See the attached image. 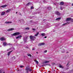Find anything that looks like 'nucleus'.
Returning <instances> with one entry per match:
<instances>
[{"mask_svg": "<svg viewBox=\"0 0 73 73\" xmlns=\"http://www.w3.org/2000/svg\"><path fill=\"white\" fill-rule=\"evenodd\" d=\"M26 70L27 73H28V72H30L31 73H32L33 72V70H32V68L29 67V66H27L26 67Z\"/></svg>", "mask_w": 73, "mask_h": 73, "instance_id": "obj_1", "label": "nucleus"}, {"mask_svg": "<svg viewBox=\"0 0 73 73\" xmlns=\"http://www.w3.org/2000/svg\"><path fill=\"white\" fill-rule=\"evenodd\" d=\"M30 39L32 41H35V39L36 38V37L35 36L31 35L30 36Z\"/></svg>", "mask_w": 73, "mask_h": 73, "instance_id": "obj_2", "label": "nucleus"}, {"mask_svg": "<svg viewBox=\"0 0 73 73\" xmlns=\"http://www.w3.org/2000/svg\"><path fill=\"white\" fill-rule=\"evenodd\" d=\"M20 33L19 32H18L11 34V35L12 36H16V35H20Z\"/></svg>", "mask_w": 73, "mask_h": 73, "instance_id": "obj_3", "label": "nucleus"}, {"mask_svg": "<svg viewBox=\"0 0 73 73\" xmlns=\"http://www.w3.org/2000/svg\"><path fill=\"white\" fill-rule=\"evenodd\" d=\"M55 13L56 15H60V13L58 11H55Z\"/></svg>", "mask_w": 73, "mask_h": 73, "instance_id": "obj_4", "label": "nucleus"}, {"mask_svg": "<svg viewBox=\"0 0 73 73\" xmlns=\"http://www.w3.org/2000/svg\"><path fill=\"white\" fill-rule=\"evenodd\" d=\"M72 20V18H67L66 21H70Z\"/></svg>", "mask_w": 73, "mask_h": 73, "instance_id": "obj_5", "label": "nucleus"}, {"mask_svg": "<svg viewBox=\"0 0 73 73\" xmlns=\"http://www.w3.org/2000/svg\"><path fill=\"white\" fill-rule=\"evenodd\" d=\"M13 30H14V29L12 28L8 29L7 31H13Z\"/></svg>", "mask_w": 73, "mask_h": 73, "instance_id": "obj_6", "label": "nucleus"}, {"mask_svg": "<svg viewBox=\"0 0 73 73\" xmlns=\"http://www.w3.org/2000/svg\"><path fill=\"white\" fill-rule=\"evenodd\" d=\"M0 40L1 41H4L5 40V38L4 37H2L0 38Z\"/></svg>", "mask_w": 73, "mask_h": 73, "instance_id": "obj_7", "label": "nucleus"}, {"mask_svg": "<svg viewBox=\"0 0 73 73\" xmlns=\"http://www.w3.org/2000/svg\"><path fill=\"white\" fill-rule=\"evenodd\" d=\"M12 22H5V24H11Z\"/></svg>", "mask_w": 73, "mask_h": 73, "instance_id": "obj_8", "label": "nucleus"}, {"mask_svg": "<svg viewBox=\"0 0 73 73\" xmlns=\"http://www.w3.org/2000/svg\"><path fill=\"white\" fill-rule=\"evenodd\" d=\"M39 34V32H38L35 35V36L37 37L38 36V35Z\"/></svg>", "mask_w": 73, "mask_h": 73, "instance_id": "obj_9", "label": "nucleus"}, {"mask_svg": "<svg viewBox=\"0 0 73 73\" xmlns=\"http://www.w3.org/2000/svg\"><path fill=\"white\" fill-rule=\"evenodd\" d=\"M12 50L11 51L9 52H8V53H7V55L8 56H9V55H10V54H11V53L12 52Z\"/></svg>", "mask_w": 73, "mask_h": 73, "instance_id": "obj_10", "label": "nucleus"}, {"mask_svg": "<svg viewBox=\"0 0 73 73\" xmlns=\"http://www.w3.org/2000/svg\"><path fill=\"white\" fill-rule=\"evenodd\" d=\"M7 5H3L1 6V7L2 8H5V7H7Z\"/></svg>", "mask_w": 73, "mask_h": 73, "instance_id": "obj_11", "label": "nucleus"}, {"mask_svg": "<svg viewBox=\"0 0 73 73\" xmlns=\"http://www.w3.org/2000/svg\"><path fill=\"white\" fill-rule=\"evenodd\" d=\"M21 37H22V36H21V35H19L17 37H16V38L17 39V38H21Z\"/></svg>", "mask_w": 73, "mask_h": 73, "instance_id": "obj_12", "label": "nucleus"}, {"mask_svg": "<svg viewBox=\"0 0 73 73\" xmlns=\"http://www.w3.org/2000/svg\"><path fill=\"white\" fill-rule=\"evenodd\" d=\"M44 44H45V43H40L39 44V45H44Z\"/></svg>", "mask_w": 73, "mask_h": 73, "instance_id": "obj_13", "label": "nucleus"}, {"mask_svg": "<svg viewBox=\"0 0 73 73\" xmlns=\"http://www.w3.org/2000/svg\"><path fill=\"white\" fill-rule=\"evenodd\" d=\"M7 43L5 42H4L3 44V45L4 46H6V45H7Z\"/></svg>", "mask_w": 73, "mask_h": 73, "instance_id": "obj_14", "label": "nucleus"}, {"mask_svg": "<svg viewBox=\"0 0 73 73\" xmlns=\"http://www.w3.org/2000/svg\"><path fill=\"white\" fill-rule=\"evenodd\" d=\"M5 12H2L1 13V15H2V16L4 15H5Z\"/></svg>", "mask_w": 73, "mask_h": 73, "instance_id": "obj_15", "label": "nucleus"}, {"mask_svg": "<svg viewBox=\"0 0 73 73\" xmlns=\"http://www.w3.org/2000/svg\"><path fill=\"white\" fill-rule=\"evenodd\" d=\"M69 23L67 22V23H64L62 25H67V24H69Z\"/></svg>", "mask_w": 73, "mask_h": 73, "instance_id": "obj_16", "label": "nucleus"}, {"mask_svg": "<svg viewBox=\"0 0 73 73\" xmlns=\"http://www.w3.org/2000/svg\"><path fill=\"white\" fill-rule=\"evenodd\" d=\"M27 55L28 56H29V57H31L32 56V55L30 54H27Z\"/></svg>", "mask_w": 73, "mask_h": 73, "instance_id": "obj_17", "label": "nucleus"}, {"mask_svg": "<svg viewBox=\"0 0 73 73\" xmlns=\"http://www.w3.org/2000/svg\"><path fill=\"white\" fill-rule=\"evenodd\" d=\"M59 68H64V67H63L62 66H61V65H59Z\"/></svg>", "mask_w": 73, "mask_h": 73, "instance_id": "obj_18", "label": "nucleus"}, {"mask_svg": "<svg viewBox=\"0 0 73 73\" xmlns=\"http://www.w3.org/2000/svg\"><path fill=\"white\" fill-rule=\"evenodd\" d=\"M60 5H64V2H61L60 3Z\"/></svg>", "mask_w": 73, "mask_h": 73, "instance_id": "obj_19", "label": "nucleus"}, {"mask_svg": "<svg viewBox=\"0 0 73 73\" xmlns=\"http://www.w3.org/2000/svg\"><path fill=\"white\" fill-rule=\"evenodd\" d=\"M48 62H49V61H45L44 62V63H48Z\"/></svg>", "mask_w": 73, "mask_h": 73, "instance_id": "obj_20", "label": "nucleus"}, {"mask_svg": "<svg viewBox=\"0 0 73 73\" xmlns=\"http://www.w3.org/2000/svg\"><path fill=\"white\" fill-rule=\"evenodd\" d=\"M60 19H61V18L59 17V18H57L56 20H60Z\"/></svg>", "mask_w": 73, "mask_h": 73, "instance_id": "obj_21", "label": "nucleus"}, {"mask_svg": "<svg viewBox=\"0 0 73 73\" xmlns=\"http://www.w3.org/2000/svg\"><path fill=\"white\" fill-rule=\"evenodd\" d=\"M41 35L42 36H45V34L44 33H42L41 34Z\"/></svg>", "mask_w": 73, "mask_h": 73, "instance_id": "obj_22", "label": "nucleus"}, {"mask_svg": "<svg viewBox=\"0 0 73 73\" xmlns=\"http://www.w3.org/2000/svg\"><path fill=\"white\" fill-rule=\"evenodd\" d=\"M10 11V9H9L6 11V12H7V13H8V12H9Z\"/></svg>", "mask_w": 73, "mask_h": 73, "instance_id": "obj_23", "label": "nucleus"}, {"mask_svg": "<svg viewBox=\"0 0 73 73\" xmlns=\"http://www.w3.org/2000/svg\"><path fill=\"white\" fill-rule=\"evenodd\" d=\"M26 30H29V28L28 27H26L25 29Z\"/></svg>", "mask_w": 73, "mask_h": 73, "instance_id": "obj_24", "label": "nucleus"}, {"mask_svg": "<svg viewBox=\"0 0 73 73\" xmlns=\"http://www.w3.org/2000/svg\"><path fill=\"white\" fill-rule=\"evenodd\" d=\"M65 50H62V53H64V52H65Z\"/></svg>", "mask_w": 73, "mask_h": 73, "instance_id": "obj_25", "label": "nucleus"}, {"mask_svg": "<svg viewBox=\"0 0 73 73\" xmlns=\"http://www.w3.org/2000/svg\"><path fill=\"white\" fill-rule=\"evenodd\" d=\"M31 9H34V7L33 6H32L31 7Z\"/></svg>", "mask_w": 73, "mask_h": 73, "instance_id": "obj_26", "label": "nucleus"}, {"mask_svg": "<svg viewBox=\"0 0 73 73\" xmlns=\"http://www.w3.org/2000/svg\"><path fill=\"white\" fill-rule=\"evenodd\" d=\"M16 57H15V56H13V57L12 58V59H13V60H14V59H15V58Z\"/></svg>", "mask_w": 73, "mask_h": 73, "instance_id": "obj_27", "label": "nucleus"}, {"mask_svg": "<svg viewBox=\"0 0 73 73\" xmlns=\"http://www.w3.org/2000/svg\"><path fill=\"white\" fill-rule=\"evenodd\" d=\"M11 50V48H9L7 50V51H9V50Z\"/></svg>", "mask_w": 73, "mask_h": 73, "instance_id": "obj_28", "label": "nucleus"}, {"mask_svg": "<svg viewBox=\"0 0 73 73\" xmlns=\"http://www.w3.org/2000/svg\"><path fill=\"white\" fill-rule=\"evenodd\" d=\"M31 4L30 3H28L27 4V5H29V4Z\"/></svg>", "mask_w": 73, "mask_h": 73, "instance_id": "obj_29", "label": "nucleus"}, {"mask_svg": "<svg viewBox=\"0 0 73 73\" xmlns=\"http://www.w3.org/2000/svg\"><path fill=\"white\" fill-rule=\"evenodd\" d=\"M23 67H24V66H20V68H23Z\"/></svg>", "mask_w": 73, "mask_h": 73, "instance_id": "obj_30", "label": "nucleus"}, {"mask_svg": "<svg viewBox=\"0 0 73 73\" xmlns=\"http://www.w3.org/2000/svg\"><path fill=\"white\" fill-rule=\"evenodd\" d=\"M3 72V70H0V73H2Z\"/></svg>", "mask_w": 73, "mask_h": 73, "instance_id": "obj_31", "label": "nucleus"}, {"mask_svg": "<svg viewBox=\"0 0 73 73\" xmlns=\"http://www.w3.org/2000/svg\"><path fill=\"white\" fill-rule=\"evenodd\" d=\"M70 21H72V22H73V19L71 18V19L70 20Z\"/></svg>", "mask_w": 73, "mask_h": 73, "instance_id": "obj_32", "label": "nucleus"}, {"mask_svg": "<svg viewBox=\"0 0 73 73\" xmlns=\"http://www.w3.org/2000/svg\"><path fill=\"white\" fill-rule=\"evenodd\" d=\"M32 30L33 31H36V29H32Z\"/></svg>", "mask_w": 73, "mask_h": 73, "instance_id": "obj_33", "label": "nucleus"}, {"mask_svg": "<svg viewBox=\"0 0 73 73\" xmlns=\"http://www.w3.org/2000/svg\"><path fill=\"white\" fill-rule=\"evenodd\" d=\"M44 3H46V1H45V0H44Z\"/></svg>", "mask_w": 73, "mask_h": 73, "instance_id": "obj_34", "label": "nucleus"}, {"mask_svg": "<svg viewBox=\"0 0 73 73\" xmlns=\"http://www.w3.org/2000/svg\"><path fill=\"white\" fill-rule=\"evenodd\" d=\"M44 53H46L47 52V50H45L44 52Z\"/></svg>", "mask_w": 73, "mask_h": 73, "instance_id": "obj_35", "label": "nucleus"}, {"mask_svg": "<svg viewBox=\"0 0 73 73\" xmlns=\"http://www.w3.org/2000/svg\"><path fill=\"white\" fill-rule=\"evenodd\" d=\"M35 62H36V64H38V61L36 60V61H35Z\"/></svg>", "mask_w": 73, "mask_h": 73, "instance_id": "obj_36", "label": "nucleus"}, {"mask_svg": "<svg viewBox=\"0 0 73 73\" xmlns=\"http://www.w3.org/2000/svg\"><path fill=\"white\" fill-rule=\"evenodd\" d=\"M7 45H11V44L10 43H8V44H7Z\"/></svg>", "mask_w": 73, "mask_h": 73, "instance_id": "obj_37", "label": "nucleus"}, {"mask_svg": "<svg viewBox=\"0 0 73 73\" xmlns=\"http://www.w3.org/2000/svg\"><path fill=\"white\" fill-rule=\"evenodd\" d=\"M24 41L25 42V41H26V40H25V39H24Z\"/></svg>", "mask_w": 73, "mask_h": 73, "instance_id": "obj_38", "label": "nucleus"}, {"mask_svg": "<svg viewBox=\"0 0 73 73\" xmlns=\"http://www.w3.org/2000/svg\"><path fill=\"white\" fill-rule=\"evenodd\" d=\"M50 7H49L48 8V9L49 10H50Z\"/></svg>", "mask_w": 73, "mask_h": 73, "instance_id": "obj_39", "label": "nucleus"}, {"mask_svg": "<svg viewBox=\"0 0 73 73\" xmlns=\"http://www.w3.org/2000/svg\"><path fill=\"white\" fill-rule=\"evenodd\" d=\"M60 9H61V10H62V7H61Z\"/></svg>", "mask_w": 73, "mask_h": 73, "instance_id": "obj_40", "label": "nucleus"}, {"mask_svg": "<svg viewBox=\"0 0 73 73\" xmlns=\"http://www.w3.org/2000/svg\"><path fill=\"white\" fill-rule=\"evenodd\" d=\"M46 37H47L46 36H45V37H44V38H46Z\"/></svg>", "mask_w": 73, "mask_h": 73, "instance_id": "obj_41", "label": "nucleus"}, {"mask_svg": "<svg viewBox=\"0 0 73 73\" xmlns=\"http://www.w3.org/2000/svg\"><path fill=\"white\" fill-rule=\"evenodd\" d=\"M68 64H69V63H67V66H68Z\"/></svg>", "mask_w": 73, "mask_h": 73, "instance_id": "obj_42", "label": "nucleus"}, {"mask_svg": "<svg viewBox=\"0 0 73 73\" xmlns=\"http://www.w3.org/2000/svg\"><path fill=\"white\" fill-rule=\"evenodd\" d=\"M32 50H35V49L33 48V49Z\"/></svg>", "mask_w": 73, "mask_h": 73, "instance_id": "obj_43", "label": "nucleus"}, {"mask_svg": "<svg viewBox=\"0 0 73 73\" xmlns=\"http://www.w3.org/2000/svg\"><path fill=\"white\" fill-rule=\"evenodd\" d=\"M36 53H37V54H38V52H36Z\"/></svg>", "mask_w": 73, "mask_h": 73, "instance_id": "obj_44", "label": "nucleus"}, {"mask_svg": "<svg viewBox=\"0 0 73 73\" xmlns=\"http://www.w3.org/2000/svg\"><path fill=\"white\" fill-rule=\"evenodd\" d=\"M72 6H73V3L72 4Z\"/></svg>", "mask_w": 73, "mask_h": 73, "instance_id": "obj_45", "label": "nucleus"}, {"mask_svg": "<svg viewBox=\"0 0 73 73\" xmlns=\"http://www.w3.org/2000/svg\"><path fill=\"white\" fill-rule=\"evenodd\" d=\"M16 14H17V12H16Z\"/></svg>", "mask_w": 73, "mask_h": 73, "instance_id": "obj_46", "label": "nucleus"}, {"mask_svg": "<svg viewBox=\"0 0 73 73\" xmlns=\"http://www.w3.org/2000/svg\"><path fill=\"white\" fill-rule=\"evenodd\" d=\"M3 73H5V72H3Z\"/></svg>", "mask_w": 73, "mask_h": 73, "instance_id": "obj_47", "label": "nucleus"}, {"mask_svg": "<svg viewBox=\"0 0 73 73\" xmlns=\"http://www.w3.org/2000/svg\"><path fill=\"white\" fill-rule=\"evenodd\" d=\"M49 66H50V65H49Z\"/></svg>", "mask_w": 73, "mask_h": 73, "instance_id": "obj_48", "label": "nucleus"}, {"mask_svg": "<svg viewBox=\"0 0 73 73\" xmlns=\"http://www.w3.org/2000/svg\"><path fill=\"white\" fill-rule=\"evenodd\" d=\"M68 53V52H67V53Z\"/></svg>", "mask_w": 73, "mask_h": 73, "instance_id": "obj_49", "label": "nucleus"}, {"mask_svg": "<svg viewBox=\"0 0 73 73\" xmlns=\"http://www.w3.org/2000/svg\"><path fill=\"white\" fill-rule=\"evenodd\" d=\"M13 48V49H15V48Z\"/></svg>", "mask_w": 73, "mask_h": 73, "instance_id": "obj_50", "label": "nucleus"}, {"mask_svg": "<svg viewBox=\"0 0 73 73\" xmlns=\"http://www.w3.org/2000/svg\"><path fill=\"white\" fill-rule=\"evenodd\" d=\"M55 5H56V4H54Z\"/></svg>", "mask_w": 73, "mask_h": 73, "instance_id": "obj_51", "label": "nucleus"}]
</instances>
